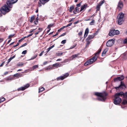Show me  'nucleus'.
<instances>
[{"instance_id": "nucleus-7", "label": "nucleus", "mask_w": 127, "mask_h": 127, "mask_svg": "<svg viewBox=\"0 0 127 127\" xmlns=\"http://www.w3.org/2000/svg\"><path fill=\"white\" fill-rule=\"evenodd\" d=\"M115 39H111L109 40L107 42L106 45L108 47H110L112 46L114 44Z\"/></svg>"}, {"instance_id": "nucleus-27", "label": "nucleus", "mask_w": 127, "mask_h": 127, "mask_svg": "<svg viewBox=\"0 0 127 127\" xmlns=\"http://www.w3.org/2000/svg\"><path fill=\"white\" fill-rule=\"evenodd\" d=\"M45 89L44 88L42 87L41 89H39V93H40L42 92Z\"/></svg>"}, {"instance_id": "nucleus-12", "label": "nucleus", "mask_w": 127, "mask_h": 127, "mask_svg": "<svg viewBox=\"0 0 127 127\" xmlns=\"http://www.w3.org/2000/svg\"><path fill=\"white\" fill-rule=\"evenodd\" d=\"M69 75V74L68 73H66L63 76H61L57 78V80H63L64 78H66Z\"/></svg>"}, {"instance_id": "nucleus-48", "label": "nucleus", "mask_w": 127, "mask_h": 127, "mask_svg": "<svg viewBox=\"0 0 127 127\" xmlns=\"http://www.w3.org/2000/svg\"><path fill=\"white\" fill-rule=\"evenodd\" d=\"M52 69V67H48L47 68L46 70H48V69L50 70V69Z\"/></svg>"}, {"instance_id": "nucleus-39", "label": "nucleus", "mask_w": 127, "mask_h": 127, "mask_svg": "<svg viewBox=\"0 0 127 127\" xmlns=\"http://www.w3.org/2000/svg\"><path fill=\"white\" fill-rule=\"evenodd\" d=\"M123 43L124 44H126L127 43V38L125 39L123 41Z\"/></svg>"}, {"instance_id": "nucleus-50", "label": "nucleus", "mask_w": 127, "mask_h": 127, "mask_svg": "<svg viewBox=\"0 0 127 127\" xmlns=\"http://www.w3.org/2000/svg\"><path fill=\"white\" fill-rule=\"evenodd\" d=\"M44 51H43L39 54V56H41L43 55V53H44Z\"/></svg>"}, {"instance_id": "nucleus-13", "label": "nucleus", "mask_w": 127, "mask_h": 127, "mask_svg": "<svg viewBox=\"0 0 127 127\" xmlns=\"http://www.w3.org/2000/svg\"><path fill=\"white\" fill-rule=\"evenodd\" d=\"M125 87V85L124 82L122 81H121L120 85L119 86L115 87V88L117 90L120 87L122 88V87Z\"/></svg>"}, {"instance_id": "nucleus-28", "label": "nucleus", "mask_w": 127, "mask_h": 127, "mask_svg": "<svg viewBox=\"0 0 127 127\" xmlns=\"http://www.w3.org/2000/svg\"><path fill=\"white\" fill-rule=\"evenodd\" d=\"M15 57V56H14L10 58V59H9L8 60V63H9L11 61V60H12Z\"/></svg>"}, {"instance_id": "nucleus-52", "label": "nucleus", "mask_w": 127, "mask_h": 127, "mask_svg": "<svg viewBox=\"0 0 127 127\" xmlns=\"http://www.w3.org/2000/svg\"><path fill=\"white\" fill-rule=\"evenodd\" d=\"M4 62H3L0 65V67H1L2 66L4 65Z\"/></svg>"}, {"instance_id": "nucleus-34", "label": "nucleus", "mask_w": 127, "mask_h": 127, "mask_svg": "<svg viewBox=\"0 0 127 127\" xmlns=\"http://www.w3.org/2000/svg\"><path fill=\"white\" fill-rule=\"evenodd\" d=\"M13 79V78L11 77H8V78H7V79H6V80H7V81H8L9 80H12Z\"/></svg>"}, {"instance_id": "nucleus-54", "label": "nucleus", "mask_w": 127, "mask_h": 127, "mask_svg": "<svg viewBox=\"0 0 127 127\" xmlns=\"http://www.w3.org/2000/svg\"><path fill=\"white\" fill-rule=\"evenodd\" d=\"M66 34V33H64L62 34L60 36H64Z\"/></svg>"}, {"instance_id": "nucleus-15", "label": "nucleus", "mask_w": 127, "mask_h": 127, "mask_svg": "<svg viewBox=\"0 0 127 127\" xmlns=\"http://www.w3.org/2000/svg\"><path fill=\"white\" fill-rule=\"evenodd\" d=\"M29 86V84H27L26 86L24 87H23L21 88L19 90H22V91L24 90L26 88H28Z\"/></svg>"}, {"instance_id": "nucleus-20", "label": "nucleus", "mask_w": 127, "mask_h": 127, "mask_svg": "<svg viewBox=\"0 0 127 127\" xmlns=\"http://www.w3.org/2000/svg\"><path fill=\"white\" fill-rule=\"evenodd\" d=\"M107 51V50L106 49H105L103 51V52L102 53V56H103L104 55H105L106 52Z\"/></svg>"}, {"instance_id": "nucleus-40", "label": "nucleus", "mask_w": 127, "mask_h": 127, "mask_svg": "<svg viewBox=\"0 0 127 127\" xmlns=\"http://www.w3.org/2000/svg\"><path fill=\"white\" fill-rule=\"evenodd\" d=\"M63 54V52L59 53L57 54V55L58 56H60L62 55Z\"/></svg>"}, {"instance_id": "nucleus-26", "label": "nucleus", "mask_w": 127, "mask_h": 127, "mask_svg": "<svg viewBox=\"0 0 127 127\" xmlns=\"http://www.w3.org/2000/svg\"><path fill=\"white\" fill-rule=\"evenodd\" d=\"M58 66L60 67V66L59 65V64L57 63L53 65V67H55L56 68L58 67Z\"/></svg>"}, {"instance_id": "nucleus-16", "label": "nucleus", "mask_w": 127, "mask_h": 127, "mask_svg": "<svg viewBox=\"0 0 127 127\" xmlns=\"http://www.w3.org/2000/svg\"><path fill=\"white\" fill-rule=\"evenodd\" d=\"M89 32V29L88 28H87L85 30L84 35V37H86L88 35Z\"/></svg>"}, {"instance_id": "nucleus-51", "label": "nucleus", "mask_w": 127, "mask_h": 127, "mask_svg": "<svg viewBox=\"0 0 127 127\" xmlns=\"http://www.w3.org/2000/svg\"><path fill=\"white\" fill-rule=\"evenodd\" d=\"M8 71L6 72H4V75H5L7 74H8Z\"/></svg>"}, {"instance_id": "nucleus-59", "label": "nucleus", "mask_w": 127, "mask_h": 127, "mask_svg": "<svg viewBox=\"0 0 127 127\" xmlns=\"http://www.w3.org/2000/svg\"><path fill=\"white\" fill-rule=\"evenodd\" d=\"M3 41V39L0 38V43L2 42Z\"/></svg>"}, {"instance_id": "nucleus-42", "label": "nucleus", "mask_w": 127, "mask_h": 127, "mask_svg": "<svg viewBox=\"0 0 127 127\" xmlns=\"http://www.w3.org/2000/svg\"><path fill=\"white\" fill-rule=\"evenodd\" d=\"M66 40H63L61 42V43L62 44H64L66 43Z\"/></svg>"}, {"instance_id": "nucleus-31", "label": "nucleus", "mask_w": 127, "mask_h": 127, "mask_svg": "<svg viewBox=\"0 0 127 127\" xmlns=\"http://www.w3.org/2000/svg\"><path fill=\"white\" fill-rule=\"evenodd\" d=\"M98 4L97 5L96 9V11H98L99 10L100 8V6Z\"/></svg>"}, {"instance_id": "nucleus-60", "label": "nucleus", "mask_w": 127, "mask_h": 127, "mask_svg": "<svg viewBox=\"0 0 127 127\" xmlns=\"http://www.w3.org/2000/svg\"><path fill=\"white\" fill-rule=\"evenodd\" d=\"M51 49H50V48L49 47V48H48L47 49V52H48L49 51H50V50Z\"/></svg>"}, {"instance_id": "nucleus-62", "label": "nucleus", "mask_w": 127, "mask_h": 127, "mask_svg": "<svg viewBox=\"0 0 127 127\" xmlns=\"http://www.w3.org/2000/svg\"><path fill=\"white\" fill-rule=\"evenodd\" d=\"M66 28V26H64L63 27H62V28H61V29L63 30V29H64V28Z\"/></svg>"}, {"instance_id": "nucleus-25", "label": "nucleus", "mask_w": 127, "mask_h": 127, "mask_svg": "<svg viewBox=\"0 0 127 127\" xmlns=\"http://www.w3.org/2000/svg\"><path fill=\"white\" fill-rule=\"evenodd\" d=\"M74 8V6H71L70 8V9L69 10V11L71 12L72 11V10H73Z\"/></svg>"}, {"instance_id": "nucleus-29", "label": "nucleus", "mask_w": 127, "mask_h": 127, "mask_svg": "<svg viewBox=\"0 0 127 127\" xmlns=\"http://www.w3.org/2000/svg\"><path fill=\"white\" fill-rule=\"evenodd\" d=\"M104 2V0H103V1H100L98 4L100 6H101Z\"/></svg>"}, {"instance_id": "nucleus-41", "label": "nucleus", "mask_w": 127, "mask_h": 127, "mask_svg": "<svg viewBox=\"0 0 127 127\" xmlns=\"http://www.w3.org/2000/svg\"><path fill=\"white\" fill-rule=\"evenodd\" d=\"M27 51L26 50L23 51L22 53V54H25L27 53Z\"/></svg>"}, {"instance_id": "nucleus-37", "label": "nucleus", "mask_w": 127, "mask_h": 127, "mask_svg": "<svg viewBox=\"0 0 127 127\" xmlns=\"http://www.w3.org/2000/svg\"><path fill=\"white\" fill-rule=\"evenodd\" d=\"M14 36V34L10 35H9L8 38V39H11L12 37H13Z\"/></svg>"}, {"instance_id": "nucleus-32", "label": "nucleus", "mask_w": 127, "mask_h": 127, "mask_svg": "<svg viewBox=\"0 0 127 127\" xmlns=\"http://www.w3.org/2000/svg\"><path fill=\"white\" fill-rule=\"evenodd\" d=\"M38 65H35L33 66L32 67L33 70H34V69H35L36 68L38 67Z\"/></svg>"}, {"instance_id": "nucleus-19", "label": "nucleus", "mask_w": 127, "mask_h": 127, "mask_svg": "<svg viewBox=\"0 0 127 127\" xmlns=\"http://www.w3.org/2000/svg\"><path fill=\"white\" fill-rule=\"evenodd\" d=\"M22 74H20L17 73L16 74H14L13 75L14 77H16L17 78H18L19 77H21L22 76Z\"/></svg>"}, {"instance_id": "nucleus-21", "label": "nucleus", "mask_w": 127, "mask_h": 127, "mask_svg": "<svg viewBox=\"0 0 127 127\" xmlns=\"http://www.w3.org/2000/svg\"><path fill=\"white\" fill-rule=\"evenodd\" d=\"M78 56V54H75L72 55L71 57V60H73L75 58L77 57Z\"/></svg>"}, {"instance_id": "nucleus-14", "label": "nucleus", "mask_w": 127, "mask_h": 127, "mask_svg": "<svg viewBox=\"0 0 127 127\" xmlns=\"http://www.w3.org/2000/svg\"><path fill=\"white\" fill-rule=\"evenodd\" d=\"M121 96H123V97L127 98V92H126L125 93H124L122 92L119 93Z\"/></svg>"}, {"instance_id": "nucleus-61", "label": "nucleus", "mask_w": 127, "mask_h": 127, "mask_svg": "<svg viewBox=\"0 0 127 127\" xmlns=\"http://www.w3.org/2000/svg\"><path fill=\"white\" fill-rule=\"evenodd\" d=\"M54 47V45H53L52 46H51V47H49L50 49H51L52 48H53V47Z\"/></svg>"}, {"instance_id": "nucleus-33", "label": "nucleus", "mask_w": 127, "mask_h": 127, "mask_svg": "<svg viewBox=\"0 0 127 127\" xmlns=\"http://www.w3.org/2000/svg\"><path fill=\"white\" fill-rule=\"evenodd\" d=\"M54 25V24H50L48 25V26L47 28L48 29L49 28H50L53 26Z\"/></svg>"}, {"instance_id": "nucleus-18", "label": "nucleus", "mask_w": 127, "mask_h": 127, "mask_svg": "<svg viewBox=\"0 0 127 127\" xmlns=\"http://www.w3.org/2000/svg\"><path fill=\"white\" fill-rule=\"evenodd\" d=\"M87 4H84L83 6H82L81 7V9L80 10V11L81 12L83 10L87 7Z\"/></svg>"}, {"instance_id": "nucleus-44", "label": "nucleus", "mask_w": 127, "mask_h": 127, "mask_svg": "<svg viewBox=\"0 0 127 127\" xmlns=\"http://www.w3.org/2000/svg\"><path fill=\"white\" fill-rule=\"evenodd\" d=\"M27 45V43H25L23 44L22 45V46L20 47H22L24 46Z\"/></svg>"}, {"instance_id": "nucleus-24", "label": "nucleus", "mask_w": 127, "mask_h": 127, "mask_svg": "<svg viewBox=\"0 0 127 127\" xmlns=\"http://www.w3.org/2000/svg\"><path fill=\"white\" fill-rule=\"evenodd\" d=\"M34 19V16H32L30 20V22H32L33 21Z\"/></svg>"}, {"instance_id": "nucleus-63", "label": "nucleus", "mask_w": 127, "mask_h": 127, "mask_svg": "<svg viewBox=\"0 0 127 127\" xmlns=\"http://www.w3.org/2000/svg\"><path fill=\"white\" fill-rule=\"evenodd\" d=\"M58 34V32H57L56 33V34H55V35H53V36H57V35Z\"/></svg>"}, {"instance_id": "nucleus-30", "label": "nucleus", "mask_w": 127, "mask_h": 127, "mask_svg": "<svg viewBox=\"0 0 127 127\" xmlns=\"http://www.w3.org/2000/svg\"><path fill=\"white\" fill-rule=\"evenodd\" d=\"M5 100V99L4 97H2V98H0V103L3 102Z\"/></svg>"}, {"instance_id": "nucleus-17", "label": "nucleus", "mask_w": 127, "mask_h": 127, "mask_svg": "<svg viewBox=\"0 0 127 127\" xmlns=\"http://www.w3.org/2000/svg\"><path fill=\"white\" fill-rule=\"evenodd\" d=\"M94 37V36L93 35H89V36L87 38V40L88 41L91 39L93 38Z\"/></svg>"}, {"instance_id": "nucleus-9", "label": "nucleus", "mask_w": 127, "mask_h": 127, "mask_svg": "<svg viewBox=\"0 0 127 127\" xmlns=\"http://www.w3.org/2000/svg\"><path fill=\"white\" fill-rule=\"evenodd\" d=\"M97 57L95 56L94 57L90 59L89 60V62H90V64H92L93 62H94L97 59Z\"/></svg>"}, {"instance_id": "nucleus-64", "label": "nucleus", "mask_w": 127, "mask_h": 127, "mask_svg": "<svg viewBox=\"0 0 127 127\" xmlns=\"http://www.w3.org/2000/svg\"><path fill=\"white\" fill-rule=\"evenodd\" d=\"M77 11H75V10H74L73 11V13L75 14H76L77 13Z\"/></svg>"}, {"instance_id": "nucleus-10", "label": "nucleus", "mask_w": 127, "mask_h": 127, "mask_svg": "<svg viewBox=\"0 0 127 127\" xmlns=\"http://www.w3.org/2000/svg\"><path fill=\"white\" fill-rule=\"evenodd\" d=\"M123 6V4L122 2L121 1H120L118 4L117 8L119 10H121Z\"/></svg>"}, {"instance_id": "nucleus-38", "label": "nucleus", "mask_w": 127, "mask_h": 127, "mask_svg": "<svg viewBox=\"0 0 127 127\" xmlns=\"http://www.w3.org/2000/svg\"><path fill=\"white\" fill-rule=\"evenodd\" d=\"M23 64L22 63H19L17 64V65L18 66H22Z\"/></svg>"}, {"instance_id": "nucleus-36", "label": "nucleus", "mask_w": 127, "mask_h": 127, "mask_svg": "<svg viewBox=\"0 0 127 127\" xmlns=\"http://www.w3.org/2000/svg\"><path fill=\"white\" fill-rule=\"evenodd\" d=\"M37 55H35L33 57H32L30 60H31L34 59L36 58L37 57Z\"/></svg>"}, {"instance_id": "nucleus-45", "label": "nucleus", "mask_w": 127, "mask_h": 127, "mask_svg": "<svg viewBox=\"0 0 127 127\" xmlns=\"http://www.w3.org/2000/svg\"><path fill=\"white\" fill-rule=\"evenodd\" d=\"M72 24V23H69V24H68V25H67L66 26V27H67L69 26H70Z\"/></svg>"}, {"instance_id": "nucleus-46", "label": "nucleus", "mask_w": 127, "mask_h": 127, "mask_svg": "<svg viewBox=\"0 0 127 127\" xmlns=\"http://www.w3.org/2000/svg\"><path fill=\"white\" fill-rule=\"evenodd\" d=\"M38 23V22L37 20L35 21L34 22V23L36 25Z\"/></svg>"}, {"instance_id": "nucleus-22", "label": "nucleus", "mask_w": 127, "mask_h": 127, "mask_svg": "<svg viewBox=\"0 0 127 127\" xmlns=\"http://www.w3.org/2000/svg\"><path fill=\"white\" fill-rule=\"evenodd\" d=\"M89 61L88 60L87 61L85 64L84 65L85 66H86L88 65H89L91 64L90 63Z\"/></svg>"}, {"instance_id": "nucleus-56", "label": "nucleus", "mask_w": 127, "mask_h": 127, "mask_svg": "<svg viewBox=\"0 0 127 127\" xmlns=\"http://www.w3.org/2000/svg\"><path fill=\"white\" fill-rule=\"evenodd\" d=\"M79 9V8L78 7H76V11H78Z\"/></svg>"}, {"instance_id": "nucleus-23", "label": "nucleus", "mask_w": 127, "mask_h": 127, "mask_svg": "<svg viewBox=\"0 0 127 127\" xmlns=\"http://www.w3.org/2000/svg\"><path fill=\"white\" fill-rule=\"evenodd\" d=\"M122 103L123 105H125L126 104L127 105V100H124L122 102Z\"/></svg>"}, {"instance_id": "nucleus-35", "label": "nucleus", "mask_w": 127, "mask_h": 127, "mask_svg": "<svg viewBox=\"0 0 127 127\" xmlns=\"http://www.w3.org/2000/svg\"><path fill=\"white\" fill-rule=\"evenodd\" d=\"M95 20H92V21L90 23V25H93L95 22Z\"/></svg>"}, {"instance_id": "nucleus-58", "label": "nucleus", "mask_w": 127, "mask_h": 127, "mask_svg": "<svg viewBox=\"0 0 127 127\" xmlns=\"http://www.w3.org/2000/svg\"><path fill=\"white\" fill-rule=\"evenodd\" d=\"M32 34H33L32 33L31 34H29V35H28L27 36V37H28L30 36H31L32 35Z\"/></svg>"}, {"instance_id": "nucleus-57", "label": "nucleus", "mask_w": 127, "mask_h": 127, "mask_svg": "<svg viewBox=\"0 0 127 127\" xmlns=\"http://www.w3.org/2000/svg\"><path fill=\"white\" fill-rule=\"evenodd\" d=\"M19 45V43H17V44L16 45L14 46H13V47H17V46H18V45Z\"/></svg>"}, {"instance_id": "nucleus-5", "label": "nucleus", "mask_w": 127, "mask_h": 127, "mask_svg": "<svg viewBox=\"0 0 127 127\" xmlns=\"http://www.w3.org/2000/svg\"><path fill=\"white\" fill-rule=\"evenodd\" d=\"M119 31L118 30H111L109 33L110 36H112L114 35H117L119 34Z\"/></svg>"}, {"instance_id": "nucleus-55", "label": "nucleus", "mask_w": 127, "mask_h": 127, "mask_svg": "<svg viewBox=\"0 0 127 127\" xmlns=\"http://www.w3.org/2000/svg\"><path fill=\"white\" fill-rule=\"evenodd\" d=\"M35 30V29H33L30 32V33H31L32 32H33V31H34V30Z\"/></svg>"}, {"instance_id": "nucleus-1", "label": "nucleus", "mask_w": 127, "mask_h": 127, "mask_svg": "<svg viewBox=\"0 0 127 127\" xmlns=\"http://www.w3.org/2000/svg\"><path fill=\"white\" fill-rule=\"evenodd\" d=\"M95 95L98 96V99L100 101H104L106 99V97L107 94L105 93H95Z\"/></svg>"}, {"instance_id": "nucleus-4", "label": "nucleus", "mask_w": 127, "mask_h": 127, "mask_svg": "<svg viewBox=\"0 0 127 127\" xmlns=\"http://www.w3.org/2000/svg\"><path fill=\"white\" fill-rule=\"evenodd\" d=\"M124 16V14L122 13H120L118 15L117 18L118 19V24H119L120 25L122 24Z\"/></svg>"}, {"instance_id": "nucleus-53", "label": "nucleus", "mask_w": 127, "mask_h": 127, "mask_svg": "<svg viewBox=\"0 0 127 127\" xmlns=\"http://www.w3.org/2000/svg\"><path fill=\"white\" fill-rule=\"evenodd\" d=\"M81 5V3H80L79 4H77L76 6L77 7H80Z\"/></svg>"}, {"instance_id": "nucleus-47", "label": "nucleus", "mask_w": 127, "mask_h": 127, "mask_svg": "<svg viewBox=\"0 0 127 127\" xmlns=\"http://www.w3.org/2000/svg\"><path fill=\"white\" fill-rule=\"evenodd\" d=\"M101 49L99 50L97 52V53L96 54L98 55V54H99L100 53V52H101Z\"/></svg>"}, {"instance_id": "nucleus-49", "label": "nucleus", "mask_w": 127, "mask_h": 127, "mask_svg": "<svg viewBox=\"0 0 127 127\" xmlns=\"http://www.w3.org/2000/svg\"><path fill=\"white\" fill-rule=\"evenodd\" d=\"M48 63V62H47V61H45V62H44L43 63V65H45L47 64Z\"/></svg>"}, {"instance_id": "nucleus-11", "label": "nucleus", "mask_w": 127, "mask_h": 127, "mask_svg": "<svg viewBox=\"0 0 127 127\" xmlns=\"http://www.w3.org/2000/svg\"><path fill=\"white\" fill-rule=\"evenodd\" d=\"M49 0H39L40 3L39 2V6H41V3L44 4L45 3L47 2Z\"/></svg>"}, {"instance_id": "nucleus-43", "label": "nucleus", "mask_w": 127, "mask_h": 127, "mask_svg": "<svg viewBox=\"0 0 127 127\" xmlns=\"http://www.w3.org/2000/svg\"><path fill=\"white\" fill-rule=\"evenodd\" d=\"M82 34V31H80L78 33V35H81Z\"/></svg>"}, {"instance_id": "nucleus-3", "label": "nucleus", "mask_w": 127, "mask_h": 127, "mask_svg": "<svg viewBox=\"0 0 127 127\" xmlns=\"http://www.w3.org/2000/svg\"><path fill=\"white\" fill-rule=\"evenodd\" d=\"M9 9L6 5L2 6L0 9V11L2 13L4 14L10 11Z\"/></svg>"}, {"instance_id": "nucleus-8", "label": "nucleus", "mask_w": 127, "mask_h": 127, "mask_svg": "<svg viewBox=\"0 0 127 127\" xmlns=\"http://www.w3.org/2000/svg\"><path fill=\"white\" fill-rule=\"evenodd\" d=\"M124 79V76L123 75H121L120 76L118 77L115 79V81H121Z\"/></svg>"}, {"instance_id": "nucleus-2", "label": "nucleus", "mask_w": 127, "mask_h": 127, "mask_svg": "<svg viewBox=\"0 0 127 127\" xmlns=\"http://www.w3.org/2000/svg\"><path fill=\"white\" fill-rule=\"evenodd\" d=\"M121 96L119 93L116 94L115 96V99L114 100V103L116 105L119 104L121 102L122 100L119 97Z\"/></svg>"}, {"instance_id": "nucleus-6", "label": "nucleus", "mask_w": 127, "mask_h": 127, "mask_svg": "<svg viewBox=\"0 0 127 127\" xmlns=\"http://www.w3.org/2000/svg\"><path fill=\"white\" fill-rule=\"evenodd\" d=\"M18 0H8L6 3L8 6L10 8L12 7L11 4L14 3L16 2Z\"/></svg>"}]
</instances>
